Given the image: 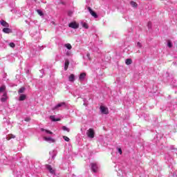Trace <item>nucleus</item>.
Wrapping results in <instances>:
<instances>
[{
  "mask_svg": "<svg viewBox=\"0 0 177 177\" xmlns=\"http://www.w3.org/2000/svg\"><path fill=\"white\" fill-rule=\"evenodd\" d=\"M86 135L90 139H93L95 138V130L93 129H89L86 132Z\"/></svg>",
  "mask_w": 177,
  "mask_h": 177,
  "instance_id": "nucleus-1",
  "label": "nucleus"
},
{
  "mask_svg": "<svg viewBox=\"0 0 177 177\" xmlns=\"http://www.w3.org/2000/svg\"><path fill=\"white\" fill-rule=\"evenodd\" d=\"M59 107H66V102H61L58 104H57L55 106L52 108L53 111H55V110H59Z\"/></svg>",
  "mask_w": 177,
  "mask_h": 177,
  "instance_id": "nucleus-2",
  "label": "nucleus"
},
{
  "mask_svg": "<svg viewBox=\"0 0 177 177\" xmlns=\"http://www.w3.org/2000/svg\"><path fill=\"white\" fill-rule=\"evenodd\" d=\"M100 110L102 114H109V108L104 106H101Z\"/></svg>",
  "mask_w": 177,
  "mask_h": 177,
  "instance_id": "nucleus-3",
  "label": "nucleus"
},
{
  "mask_svg": "<svg viewBox=\"0 0 177 177\" xmlns=\"http://www.w3.org/2000/svg\"><path fill=\"white\" fill-rule=\"evenodd\" d=\"M88 10L94 19H97V14H96V12L93 11V10H92V8H91V7H88Z\"/></svg>",
  "mask_w": 177,
  "mask_h": 177,
  "instance_id": "nucleus-4",
  "label": "nucleus"
},
{
  "mask_svg": "<svg viewBox=\"0 0 177 177\" xmlns=\"http://www.w3.org/2000/svg\"><path fill=\"white\" fill-rule=\"evenodd\" d=\"M68 27H70L71 28L76 29L80 27V25L76 22H71L68 24Z\"/></svg>",
  "mask_w": 177,
  "mask_h": 177,
  "instance_id": "nucleus-5",
  "label": "nucleus"
},
{
  "mask_svg": "<svg viewBox=\"0 0 177 177\" xmlns=\"http://www.w3.org/2000/svg\"><path fill=\"white\" fill-rule=\"evenodd\" d=\"M91 170L93 171V172H97V164L91 163Z\"/></svg>",
  "mask_w": 177,
  "mask_h": 177,
  "instance_id": "nucleus-6",
  "label": "nucleus"
},
{
  "mask_svg": "<svg viewBox=\"0 0 177 177\" xmlns=\"http://www.w3.org/2000/svg\"><path fill=\"white\" fill-rule=\"evenodd\" d=\"M1 102H5L8 100V93L6 92H3V95L1 98Z\"/></svg>",
  "mask_w": 177,
  "mask_h": 177,
  "instance_id": "nucleus-7",
  "label": "nucleus"
},
{
  "mask_svg": "<svg viewBox=\"0 0 177 177\" xmlns=\"http://www.w3.org/2000/svg\"><path fill=\"white\" fill-rule=\"evenodd\" d=\"M44 140H46V142H48V143H55V139L50 137H44Z\"/></svg>",
  "mask_w": 177,
  "mask_h": 177,
  "instance_id": "nucleus-8",
  "label": "nucleus"
},
{
  "mask_svg": "<svg viewBox=\"0 0 177 177\" xmlns=\"http://www.w3.org/2000/svg\"><path fill=\"white\" fill-rule=\"evenodd\" d=\"M46 168L49 171L50 174H55V169L50 165H46Z\"/></svg>",
  "mask_w": 177,
  "mask_h": 177,
  "instance_id": "nucleus-9",
  "label": "nucleus"
},
{
  "mask_svg": "<svg viewBox=\"0 0 177 177\" xmlns=\"http://www.w3.org/2000/svg\"><path fill=\"white\" fill-rule=\"evenodd\" d=\"M85 77H86V73H82L80 74V75L79 76V80L82 82V81H84V80H85Z\"/></svg>",
  "mask_w": 177,
  "mask_h": 177,
  "instance_id": "nucleus-10",
  "label": "nucleus"
},
{
  "mask_svg": "<svg viewBox=\"0 0 177 177\" xmlns=\"http://www.w3.org/2000/svg\"><path fill=\"white\" fill-rule=\"evenodd\" d=\"M3 32H5V34H10L12 33V29L6 27L3 29Z\"/></svg>",
  "mask_w": 177,
  "mask_h": 177,
  "instance_id": "nucleus-11",
  "label": "nucleus"
},
{
  "mask_svg": "<svg viewBox=\"0 0 177 177\" xmlns=\"http://www.w3.org/2000/svg\"><path fill=\"white\" fill-rule=\"evenodd\" d=\"M26 99H27V95H26V94H21L19 95V102H23V100H26Z\"/></svg>",
  "mask_w": 177,
  "mask_h": 177,
  "instance_id": "nucleus-12",
  "label": "nucleus"
},
{
  "mask_svg": "<svg viewBox=\"0 0 177 177\" xmlns=\"http://www.w3.org/2000/svg\"><path fill=\"white\" fill-rule=\"evenodd\" d=\"M0 24L1 26H3V27H9V24H8V22H6L5 20H1Z\"/></svg>",
  "mask_w": 177,
  "mask_h": 177,
  "instance_id": "nucleus-13",
  "label": "nucleus"
},
{
  "mask_svg": "<svg viewBox=\"0 0 177 177\" xmlns=\"http://www.w3.org/2000/svg\"><path fill=\"white\" fill-rule=\"evenodd\" d=\"M68 81H70V82H74V81H75V75H74V74L70 75L68 77Z\"/></svg>",
  "mask_w": 177,
  "mask_h": 177,
  "instance_id": "nucleus-14",
  "label": "nucleus"
},
{
  "mask_svg": "<svg viewBox=\"0 0 177 177\" xmlns=\"http://www.w3.org/2000/svg\"><path fill=\"white\" fill-rule=\"evenodd\" d=\"M50 120H51V121H53V122L60 121V118H56L55 117V115H50Z\"/></svg>",
  "mask_w": 177,
  "mask_h": 177,
  "instance_id": "nucleus-15",
  "label": "nucleus"
},
{
  "mask_svg": "<svg viewBox=\"0 0 177 177\" xmlns=\"http://www.w3.org/2000/svg\"><path fill=\"white\" fill-rule=\"evenodd\" d=\"M70 64V62L68 60L65 61V66H64V70L66 71L67 68H68V65Z\"/></svg>",
  "mask_w": 177,
  "mask_h": 177,
  "instance_id": "nucleus-16",
  "label": "nucleus"
},
{
  "mask_svg": "<svg viewBox=\"0 0 177 177\" xmlns=\"http://www.w3.org/2000/svg\"><path fill=\"white\" fill-rule=\"evenodd\" d=\"M41 131L42 132L46 131V133H48L49 135H53V133L52 131H50L49 130L44 129H41Z\"/></svg>",
  "mask_w": 177,
  "mask_h": 177,
  "instance_id": "nucleus-17",
  "label": "nucleus"
},
{
  "mask_svg": "<svg viewBox=\"0 0 177 177\" xmlns=\"http://www.w3.org/2000/svg\"><path fill=\"white\" fill-rule=\"evenodd\" d=\"M65 48L71 50V49H73V46L70 44H64Z\"/></svg>",
  "mask_w": 177,
  "mask_h": 177,
  "instance_id": "nucleus-18",
  "label": "nucleus"
},
{
  "mask_svg": "<svg viewBox=\"0 0 177 177\" xmlns=\"http://www.w3.org/2000/svg\"><path fill=\"white\" fill-rule=\"evenodd\" d=\"M130 5H131L133 8H138V3L135 1H131Z\"/></svg>",
  "mask_w": 177,
  "mask_h": 177,
  "instance_id": "nucleus-19",
  "label": "nucleus"
},
{
  "mask_svg": "<svg viewBox=\"0 0 177 177\" xmlns=\"http://www.w3.org/2000/svg\"><path fill=\"white\" fill-rule=\"evenodd\" d=\"M126 64L129 66V64H132V59H127L125 61Z\"/></svg>",
  "mask_w": 177,
  "mask_h": 177,
  "instance_id": "nucleus-20",
  "label": "nucleus"
},
{
  "mask_svg": "<svg viewBox=\"0 0 177 177\" xmlns=\"http://www.w3.org/2000/svg\"><path fill=\"white\" fill-rule=\"evenodd\" d=\"M26 91V88L21 87L18 93H24V91Z\"/></svg>",
  "mask_w": 177,
  "mask_h": 177,
  "instance_id": "nucleus-21",
  "label": "nucleus"
},
{
  "mask_svg": "<svg viewBox=\"0 0 177 177\" xmlns=\"http://www.w3.org/2000/svg\"><path fill=\"white\" fill-rule=\"evenodd\" d=\"M62 129L63 131H66V132H70V129H68L67 127L63 126Z\"/></svg>",
  "mask_w": 177,
  "mask_h": 177,
  "instance_id": "nucleus-22",
  "label": "nucleus"
},
{
  "mask_svg": "<svg viewBox=\"0 0 177 177\" xmlns=\"http://www.w3.org/2000/svg\"><path fill=\"white\" fill-rule=\"evenodd\" d=\"M8 140H10V139H15V138H16V136L15 135L12 134H10L8 135Z\"/></svg>",
  "mask_w": 177,
  "mask_h": 177,
  "instance_id": "nucleus-23",
  "label": "nucleus"
},
{
  "mask_svg": "<svg viewBox=\"0 0 177 177\" xmlns=\"http://www.w3.org/2000/svg\"><path fill=\"white\" fill-rule=\"evenodd\" d=\"M63 139L64 140H65L66 142H70V138L66 136H63Z\"/></svg>",
  "mask_w": 177,
  "mask_h": 177,
  "instance_id": "nucleus-24",
  "label": "nucleus"
},
{
  "mask_svg": "<svg viewBox=\"0 0 177 177\" xmlns=\"http://www.w3.org/2000/svg\"><path fill=\"white\" fill-rule=\"evenodd\" d=\"M6 89V86H1L0 87V92H3Z\"/></svg>",
  "mask_w": 177,
  "mask_h": 177,
  "instance_id": "nucleus-25",
  "label": "nucleus"
},
{
  "mask_svg": "<svg viewBox=\"0 0 177 177\" xmlns=\"http://www.w3.org/2000/svg\"><path fill=\"white\" fill-rule=\"evenodd\" d=\"M37 12L39 16H44V12H42L41 10H37Z\"/></svg>",
  "mask_w": 177,
  "mask_h": 177,
  "instance_id": "nucleus-26",
  "label": "nucleus"
},
{
  "mask_svg": "<svg viewBox=\"0 0 177 177\" xmlns=\"http://www.w3.org/2000/svg\"><path fill=\"white\" fill-rule=\"evenodd\" d=\"M9 46H10V48H15V46H16V44H15V43L11 42L9 44Z\"/></svg>",
  "mask_w": 177,
  "mask_h": 177,
  "instance_id": "nucleus-27",
  "label": "nucleus"
},
{
  "mask_svg": "<svg viewBox=\"0 0 177 177\" xmlns=\"http://www.w3.org/2000/svg\"><path fill=\"white\" fill-rule=\"evenodd\" d=\"M83 27L84 28H88V24H86V23H84L83 24Z\"/></svg>",
  "mask_w": 177,
  "mask_h": 177,
  "instance_id": "nucleus-28",
  "label": "nucleus"
},
{
  "mask_svg": "<svg viewBox=\"0 0 177 177\" xmlns=\"http://www.w3.org/2000/svg\"><path fill=\"white\" fill-rule=\"evenodd\" d=\"M86 56L88 60H92V59L91 58V54L89 53L86 54Z\"/></svg>",
  "mask_w": 177,
  "mask_h": 177,
  "instance_id": "nucleus-29",
  "label": "nucleus"
},
{
  "mask_svg": "<svg viewBox=\"0 0 177 177\" xmlns=\"http://www.w3.org/2000/svg\"><path fill=\"white\" fill-rule=\"evenodd\" d=\"M167 46H168L169 48H171V47L172 46V43H171V41H168V43H167Z\"/></svg>",
  "mask_w": 177,
  "mask_h": 177,
  "instance_id": "nucleus-30",
  "label": "nucleus"
},
{
  "mask_svg": "<svg viewBox=\"0 0 177 177\" xmlns=\"http://www.w3.org/2000/svg\"><path fill=\"white\" fill-rule=\"evenodd\" d=\"M118 151L120 153V154H122V149H121V148H118Z\"/></svg>",
  "mask_w": 177,
  "mask_h": 177,
  "instance_id": "nucleus-31",
  "label": "nucleus"
},
{
  "mask_svg": "<svg viewBox=\"0 0 177 177\" xmlns=\"http://www.w3.org/2000/svg\"><path fill=\"white\" fill-rule=\"evenodd\" d=\"M137 46H138V48H142V44H140V42H138Z\"/></svg>",
  "mask_w": 177,
  "mask_h": 177,
  "instance_id": "nucleus-32",
  "label": "nucleus"
},
{
  "mask_svg": "<svg viewBox=\"0 0 177 177\" xmlns=\"http://www.w3.org/2000/svg\"><path fill=\"white\" fill-rule=\"evenodd\" d=\"M31 118H25V121H26V122H28L29 121H30Z\"/></svg>",
  "mask_w": 177,
  "mask_h": 177,
  "instance_id": "nucleus-33",
  "label": "nucleus"
},
{
  "mask_svg": "<svg viewBox=\"0 0 177 177\" xmlns=\"http://www.w3.org/2000/svg\"><path fill=\"white\" fill-rule=\"evenodd\" d=\"M67 56H70V52L66 53Z\"/></svg>",
  "mask_w": 177,
  "mask_h": 177,
  "instance_id": "nucleus-34",
  "label": "nucleus"
}]
</instances>
